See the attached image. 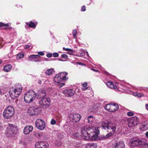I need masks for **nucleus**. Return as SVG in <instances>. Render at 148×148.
I'll use <instances>...</instances> for the list:
<instances>
[{
  "instance_id": "ddd939ff",
  "label": "nucleus",
  "mask_w": 148,
  "mask_h": 148,
  "mask_svg": "<svg viewBox=\"0 0 148 148\" xmlns=\"http://www.w3.org/2000/svg\"><path fill=\"white\" fill-rule=\"evenodd\" d=\"M139 123L138 119L136 116L131 117L129 121L128 126L131 127L137 125Z\"/></svg>"
},
{
  "instance_id": "6e6552de",
  "label": "nucleus",
  "mask_w": 148,
  "mask_h": 148,
  "mask_svg": "<svg viewBox=\"0 0 148 148\" xmlns=\"http://www.w3.org/2000/svg\"><path fill=\"white\" fill-rule=\"evenodd\" d=\"M39 103L41 107L46 108L48 107L50 104V100L49 97L42 98Z\"/></svg>"
},
{
  "instance_id": "f3484780",
  "label": "nucleus",
  "mask_w": 148,
  "mask_h": 148,
  "mask_svg": "<svg viewBox=\"0 0 148 148\" xmlns=\"http://www.w3.org/2000/svg\"><path fill=\"white\" fill-rule=\"evenodd\" d=\"M140 129L142 131L148 130V121L143 122L140 125Z\"/></svg>"
},
{
  "instance_id": "412c9836",
  "label": "nucleus",
  "mask_w": 148,
  "mask_h": 148,
  "mask_svg": "<svg viewBox=\"0 0 148 148\" xmlns=\"http://www.w3.org/2000/svg\"><path fill=\"white\" fill-rule=\"evenodd\" d=\"M62 78V81L67 80L69 79V78L66 77L68 73L66 72H62L58 74Z\"/></svg>"
},
{
  "instance_id": "e2e57ef3",
  "label": "nucleus",
  "mask_w": 148,
  "mask_h": 148,
  "mask_svg": "<svg viewBox=\"0 0 148 148\" xmlns=\"http://www.w3.org/2000/svg\"><path fill=\"white\" fill-rule=\"evenodd\" d=\"M104 73H105L106 74H107V75H109V73L108 72H107V71H104Z\"/></svg>"
},
{
  "instance_id": "c756f323",
  "label": "nucleus",
  "mask_w": 148,
  "mask_h": 148,
  "mask_svg": "<svg viewBox=\"0 0 148 148\" xmlns=\"http://www.w3.org/2000/svg\"><path fill=\"white\" fill-rule=\"evenodd\" d=\"M106 85L108 87L111 89H113V87L114 86V84H113L112 82L111 81L107 82Z\"/></svg>"
},
{
  "instance_id": "37998d69",
  "label": "nucleus",
  "mask_w": 148,
  "mask_h": 148,
  "mask_svg": "<svg viewBox=\"0 0 148 148\" xmlns=\"http://www.w3.org/2000/svg\"><path fill=\"white\" fill-rule=\"evenodd\" d=\"M59 54L57 53H54L53 54V56L54 57H57L59 56Z\"/></svg>"
},
{
  "instance_id": "dca6fc26",
  "label": "nucleus",
  "mask_w": 148,
  "mask_h": 148,
  "mask_svg": "<svg viewBox=\"0 0 148 148\" xmlns=\"http://www.w3.org/2000/svg\"><path fill=\"white\" fill-rule=\"evenodd\" d=\"M114 134L113 133L110 132L106 135H100L99 136V140H104L108 139Z\"/></svg>"
},
{
  "instance_id": "0e129e2a",
  "label": "nucleus",
  "mask_w": 148,
  "mask_h": 148,
  "mask_svg": "<svg viewBox=\"0 0 148 148\" xmlns=\"http://www.w3.org/2000/svg\"><path fill=\"white\" fill-rule=\"evenodd\" d=\"M2 125L1 123H0V130L2 129Z\"/></svg>"
},
{
  "instance_id": "774afa93",
  "label": "nucleus",
  "mask_w": 148,
  "mask_h": 148,
  "mask_svg": "<svg viewBox=\"0 0 148 148\" xmlns=\"http://www.w3.org/2000/svg\"><path fill=\"white\" fill-rule=\"evenodd\" d=\"M41 81H40L38 82L39 84H41Z\"/></svg>"
},
{
  "instance_id": "9d476101",
  "label": "nucleus",
  "mask_w": 148,
  "mask_h": 148,
  "mask_svg": "<svg viewBox=\"0 0 148 148\" xmlns=\"http://www.w3.org/2000/svg\"><path fill=\"white\" fill-rule=\"evenodd\" d=\"M70 121L73 123L79 122L81 118V115L78 114L71 113L68 116Z\"/></svg>"
},
{
  "instance_id": "338daca9",
  "label": "nucleus",
  "mask_w": 148,
  "mask_h": 148,
  "mask_svg": "<svg viewBox=\"0 0 148 148\" xmlns=\"http://www.w3.org/2000/svg\"><path fill=\"white\" fill-rule=\"evenodd\" d=\"M86 55H87V56H89V54H88V52L86 51Z\"/></svg>"
},
{
  "instance_id": "09e8293b",
  "label": "nucleus",
  "mask_w": 148,
  "mask_h": 148,
  "mask_svg": "<svg viewBox=\"0 0 148 148\" xmlns=\"http://www.w3.org/2000/svg\"><path fill=\"white\" fill-rule=\"evenodd\" d=\"M86 8L85 6L83 5L82 7L81 10L82 11H85L86 10Z\"/></svg>"
},
{
  "instance_id": "7ed1b4c3",
  "label": "nucleus",
  "mask_w": 148,
  "mask_h": 148,
  "mask_svg": "<svg viewBox=\"0 0 148 148\" xmlns=\"http://www.w3.org/2000/svg\"><path fill=\"white\" fill-rule=\"evenodd\" d=\"M37 96L36 93L32 90L28 91L25 94L24 99L25 101L27 103L32 102Z\"/></svg>"
},
{
  "instance_id": "2f4dec72",
  "label": "nucleus",
  "mask_w": 148,
  "mask_h": 148,
  "mask_svg": "<svg viewBox=\"0 0 148 148\" xmlns=\"http://www.w3.org/2000/svg\"><path fill=\"white\" fill-rule=\"evenodd\" d=\"M94 119V116H93L90 115L87 118V120L88 121V123H91L93 122Z\"/></svg>"
},
{
  "instance_id": "b1692460",
  "label": "nucleus",
  "mask_w": 148,
  "mask_h": 148,
  "mask_svg": "<svg viewBox=\"0 0 148 148\" xmlns=\"http://www.w3.org/2000/svg\"><path fill=\"white\" fill-rule=\"evenodd\" d=\"M99 108V106L98 104H95L92 106V108L90 109V110L94 113H96L98 110Z\"/></svg>"
},
{
  "instance_id": "bb28decb",
  "label": "nucleus",
  "mask_w": 148,
  "mask_h": 148,
  "mask_svg": "<svg viewBox=\"0 0 148 148\" xmlns=\"http://www.w3.org/2000/svg\"><path fill=\"white\" fill-rule=\"evenodd\" d=\"M54 69L53 68H51L47 70L45 72V74L46 75H51L54 72Z\"/></svg>"
},
{
  "instance_id": "72a5a7b5",
  "label": "nucleus",
  "mask_w": 148,
  "mask_h": 148,
  "mask_svg": "<svg viewBox=\"0 0 148 148\" xmlns=\"http://www.w3.org/2000/svg\"><path fill=\"white\" fill-rule=\"evenodd\" d=\"M34 135L37 138H40L42 136V133L41 132H37L35 133Z\"/></svg>"
},
{
  "instance_id": "c85d7f7f",
  "label": "nucleus",
  "mask_w": 148,
  "mask_h": 148,
  "mask_svg": "<svg viewBox=\"0 0 148 148\" xmlns=\"http://www.w3.org/2000/svg\"><path fill=\"white\" fill-rule=\"evenodd\" d=\"M40 57V56L38 55H32L28 57L29 59L31 60L33 59H36Z\"/></svg>"
},
{
  "instance_id": "f257e3e1",
  "label": "nucleus",
  "mask_w": 148,
  "mask_h": 148,
  "mask_svg": "<svg viewBox=\"0 0 148 148\" xmlns=\"http://www.w3.org/2000/svg\"><path fill=\"white\" fill-rule=\"evenodd\" d=\"M22 87L20 84H16L14 86L11 88L9 91L11 97L15 99L18 97L21 93Z\"/></svg>"
},
{
  "instance_id": "49530a36",
  "label": "nucleus",
  "mask_w": 148,
  "mask_h": 148,
  "mask_svg": "<svg viewBox=\"0 0 148 148\" xmlns=\"http://www.w3.org/2000/svg\"><path fill=\"white\" fill-rule=\"evenodd\" d=\"M68 53L70 55H73V50L70 49V50L68 51Z\"/></svg>"
},
{
  "instance_id": "4468645a",
  "label": "nucleus",
  "mask_w": 148,
  "mask_h": 148,
  "mask_svg": "<svg viewBox=\"0 0 148 148\" xmlns=\"http://www.w3.org/2000/svg\"><path fill=\"white\" fill-rule=\"evenodd\" d=\"M35 148H49V145L44 142H38L35 143Z\"/></svg>"
},
{
  "instance_id": "6e6d98bb",
  "label": "nucleus",
  "mask_w": 148,
  "mask_h": 148,
  "mask_svg": "<svg viewBox=\"0 0 148 148\" xmlns=\"http://www.w3.org/2000/svg\"><path fill=\"white\" fill-rule=\"evenodd\" d=\"M63 50L66 51H69V50H70V49H69L68 48H65V47H64L63 48Z\"/></svg>"
},
{
  "instance_id": "4d7b16f0",
  "label": "nucleus",
  "mask_w": 148,
  "mask_h": 148,
  "mask_svg": "<svg viewBox=\"0 0 148 148\" xmlns=\"http://www.w3.org/2000/svg\"><path fill=\"white\" fill-rule=\"evenodd\" d=\"M30 47V46L27 45H26L25 46V48L26 49H28V48H29Z\"/></svg>"
},
{
  "instance_id": "7c9ffc66",
  "label": "nucleus",
  "mask_w": 148,
  "mask_h": 148,
  "mask_svg": "<svg viewBox=\"0 0 148 148\" xmlns=\"http://www.w3.org/2000/svg\"><path fill=\"white\" fill-rule=\"evenodd\" d=\"M80 136L79 134L78 133H76L72 135V137L75 139H77Z\"/></svg>"
},
{
  "instance_id": "c9c22d12",
  "label": "nucleus",
  "mask_w": 148,
  "mask_h": 148,
  "mask_svg": "<svg viewBox=\"0 0 148 148\" xmlns=\"http://www.w3.org/2000/svg\"><path fill=\"white\" fill-rule=\"evenodd\" d=\"M24 55L23 54H19L17 55L16 58L18 59H21L23 58Z\"/></svg>"
},
{
  "instance_id": "a18cd8bd",
  "label": "nucleus",
  "mask_w": 148,
  "mask_h": 148,
  "mask_svg": "<svg viewBox=\"0 0 148 148\" xmlns=\"http://www.w3.org/2000/svg\"><path fill=\"white\" fill-rule=\"evenodd\" d=\"M56 119H57L59 122H60L61 121V117L60 116H59L56 117Z\"/></svg>"
},
{
  "instance_id": "39448f33",
  "label": "nucleus",
  "mask_w": 148,
  "mask_h": 148,
  "mask_svg": "<svg viewBox=\"0 0 148 148\" xmlns=\"http://www.w3.org/2000/svg\"><path fill=\"white\" fill-rule=\"evenodd\" d=\"M102 127L105 130H112L111 132L114 134L117 128V125L115 123H103L102 124Z\"/></svg>"
},
{
  "instance_id": "603ef678",
  "label": "nucleus",
  "mask_w": 148,
  "mask_h": 148,
  "mask_svg": "<svg viewBox=\"0 0 148 148\" xmlns=\"http://www.w3.org/2000/svg\"><path fill=\"white\" fill-rule=\"evenodd\" d=\"M82 86L84 88L86 87L87 86V83L86 82L82 84Z\"/></svg>"
},
{
  "instance_id": "58836bf2",
  "label": "nucleus",
  "mask_w": 148,
  "mask_h": 148,
  "mask_svg": "<svg viewBox=\"0 0 148 148\" xmlns=\"http://www.w3.org/2000/svg\"><path fill=\"white\" fill-rule=\"evenodd\" d=\"M56 121L55 120L52 119L51 121V124L52 125H54L56 124Z\"/></svg>"
},
{
  "instance_id": "a211bd4d",
  "label": "nucleus",
  "mask_w": 148,
  "mask_h": 148,
  "mask_svg": "<svg viewBox=\"0 0 148 148\" xmlns=\"http://www.w3.org/2000/svg\"><path fill=\"white\" fill-rule=\"evenodd\" d=\"M125 146L124 143L123 141L117 142L114 144V148H124Z\"/></svg>"
},
{
  "instance_id": "f8f14e48",
  "label": "nucleus",
  "mask_w": 148,
  "mask_h": 148,
  "mask_svg": "<svg viewBox=\"0 0 148 148\" xmlns=\"http://www.w3.org/2000/svg\"><path fill=\"white\" fill-rule=\"evenodd\" d=\"M40 108L38 107H31L28 109V113L29 115H34L39 114Z\"/></svg>"
},
{
  "instance_id": "6ab92c4d",
  "label": "nucleus",
  "mask_w": 148,
  "mask_h": 148,
  "mask_svg": "<svg viewBox=\"0 0 148 148\" xmlns=\"http://www.w3.org/2000/svg\"><path fill=\"white\" fill-rule=\"evenodd\" d=\"M47 94L45 90H42L41 91H38L37 96V98L40 99L42 98L46 95Z\"/></svg>"
},
{
  "instance_id": "de8ad7c7",
  "label": "nucleus",
  "mask_w": 148,
  "mask_h": 148,
  "mask_svg": "<svg viewBox=\"0 0 148 148\" xmlns=\"http://www.w3.org/2000/svg\"><path fill=\"white\" fill-rule=\"evenodd\" d=\"M45 54V53L42 51H39L38 53V54L40 56H43Z\"/></svg>"
},
{
  "instance_id": "5fc2aeb1",
  "label": "nucleus",
  "mask_w": 148,
  "mask_h": 148,
  "mask_svg": "<svg viewBox=\"0 0 148 148\" xmlns=\"http://www.w3.org/2000/svg\"><path fill=\"white\" fill-rule=\"evenodd\" d=\"M58 84H59V86H60V87H62V86H64L65 85L64 83H61L60 82L59 83H58Z\"/></svg>"
},
{
  "instance_id": "c03bdc74",
  "label": "nucleus",
  "mask_w": 148,
  "mask_h": 148,
  "mask_svg": "<svg viewBox=\"0 0 148 148\" xmlns=\"http://www.w3.org/2000/svg\"><path fill=\"white\" fill-rule=\"evenodd\" d=\"M127 115L129 116H131L134 115V113L131 112H130L127 113Z\"/></svg>"
},
{
  "instance_id": "4c0bfd02",
  "label": "nucleus",
  "mask_w": 148,
  "mask_h": 148,
  "mask_svg": "<svg viewBox=\"0 0 148 148\" xmlns=\"http://www.w3.org/2000/svg\"><path fill=\"white\" fill-rule=\"evenodd\" d=\"M3 41L2 38H0V48H1L3 46Z\"/></svg>"
},
{
  "instance_id": "69168bd1",
  "label": "nucleus",
  "mask_w": 148,
  "mask_h": 148,
  "mask_svg": "<svg viewBox=\"0 0 148 148\" xmlns=\"http://www.w3.org/2000/svg\"><path fill=\"white\" fill-rule=\"evenodd\" d=\"M92 70L95 72H98V71L97 70H96L95 69H92Z\"/></svg>"
},
{
  "instance_id": "0eeeda50",
  "label": "nucleus",
  "mask_w": 148,
  "mask_h": 148,
  "mask_svg": "<svg viewBox=\"0 0 148 148\" xmlns=\"http://www.w3.org/2000/svg\"><path fill=\"white\" fill-rule=\"evenodd\" d=\"M143 139H139L136 138H133L130 140L129 144L132 147H136L144 144Z\"/></svg>"
},
{
  "instance_id": "f704fd0d",
  "label": "nucleus",
  "mask_w": 148,
  "mask_h": 148,
  "mask_svg": "<svg viewBox=\"0 0 148 148\" xmlns=\"http://www.w3.org/2000/svg\"><path fill=\"white\" fill-rule=\"evenodd\" d=\"M77 33L76 30V29L73 30V35L75 38H77Z\"/></svg>"
},
{
  "instance_id": "1a4fd4ad",
  "label": "nucleus",
  "mask_w": 148,
  "mask_h": 148,
  "mask_svg": "<svg viewBox=\"0 0 148 148\" xmlns=\"http://www.w3.org/2000/svg\"><path fill=\"white\" fill-rule=\"evenodd\" d=\"M94 134L91 136L90 134L88 136L86 137V140H90L92 141H95L99 140V131L97 129H96L93 132Z\"/></svg>"
},
{
  "instance_id": "423d86ee",
  "label": "nucleus",
  "mask_w": 148,
  "mask_h": 148,
  "mask_svg": "<svg viewBox=\"0 0 148 148\" xmlns=\"http://www.w3.org/2000/svg\"><path fill=\"white\" fill-rule=\"evenodd\" d=\"M92 128L88 126L82 127L81 128V136L83 139L86 140V137L92 132Z\"/></svg>"
},
{
  "instance_id": "aec40b11",
  "label": "nucleus",
  "mask_w": 148,
  "mask_h": 148,
  "mask_svg": "<svg viewBox=\"0 0 148 148\" xmlns=\"http://www.w3.org/2000/svg\"><path fill=\"white\" fill-rule=\"evenodd\" d=\"M33 129V127L31 125H29L25 127L24 129V133L25 134H28L32 132Z\"/></svg>"
},
{
  "instance_id": "9b49d317",
  "label": "nucleus",
  "mask_w": 148,
  "mask_h": 148,
  "mask_svg": "<svg viewBox=\"0 0 148 148\" xmlns=\"http://www.w3.org/2000/svg\"><path fill=\"white\" fill-rule=\"evenodd\" d=\"M35 125L37 128L40 130H43L46 127L44 121L40 119H38L36 121Z\"/></svg>"
},
{
  "instance_id": "a19ab883",
  "label": "nucleus",
  "mask_w": 148,
  "mask_h": 148,
  "mask_svg": "<svg viewBox=\"0 0 148 148\" xmlns=\"http://www.w3.org/2000/svg\"><path fill=\"white\" fill-rule=\"evenodd\" d=\"M133 95L135 96H138L139 97L142 96L141 94L139 93H133Z\"/></svg>"
},
{
  "instance_id": "20e7f679",
  "label": "nucleus",
  "mask_w": 148,
  "mask_h": 148,
  "mask_svg": "<svg viewBox=\"0 0 148 148\" xmlns=\"http://www.w3.org/2000/svg\"><path fill=\"white\" fill-rule=\"evenodd\" d=\"M14 113V108L11 106H8L4 110L3 116L5 119H8L11 118Z\"/></svg>"
},
{
  "instance_id": "8fccbe9b",
  "label": "nucleus",
  "mask_w": 148,
  "mask_h": 148,
  "mask_svg": "<svg viewBox=\"0 0 148 148\" xmlns=\"http://www.w3.org/2000/svg\"><path fill=\"white\" fill-rule=\"evenodd\" d=\"M52 56V54L50 53H48L47 55V57L49 58H51Z\"/></svg>"
},
{
  "instance_id": "79ce46f5",
  "label": "nucleus",
  "mask_w": 148,
  "mask_h": 148,
  "mask_svg": "<svg viewBox=\"0 0 148 148\" xmlns=\"http://www.w3.org/2000/svg\"><path fill=\"white\" fill-rule=\"evenodd\" d=\"M141 145H143V148H148V143H146L144 142V144H142Z\"/></svg>"
},
{
  "instance_id": "680f3d73",
  "label": "nucleus",
  "mask_w": 148,
  "mask_h": 148,
  "mask_svg": "<svg viewBox=\"0 0 148 148\" xmlns=\"http://www.w3.org/2000/svg\"><path fill=\"white\" fill-rule=\"evenodd\" d=\"M34 61L35 62H39L41 61V60H34Z\"/></svg>"
},
{
  "instance_id": "473e14b6",
  "label": "nucleus",
  "mask_w": 148,
  "mask_h": 148,
  "mask_svg": "<svg viewBox=\"0 0 148 148\" xmlns=\"http://www.w3.org/2000/svg\"><path fill=\"white\" fill-rule=\"evenodd\" d=\"M111 104H108L106 105L104 107L105 109L107 110L108 111L110 112L111 107Z\"/></svg>"
},
{
  "instance_id": "cd10ccee",
  "label": "nucleus",
  "mask_w": 148,
  "mask_h": 148,
  "mask_svg": "<svg viewBox=\"0 0 148 148\" xmlns=\"http://www.w3.org/2000/svg\"><path fill=\"white\" fill-rule=\"evenodd\" d=\"M26 24L28 25L30 27L33 28L34 29L36 26V24H35L32 21L29 22H26Z\"/></svg>"
},
{
  "instance_id": "f03ea898",
  "label": "nucleus",
  "mask_w": 148,
  "mask_h": 148,
  "mask_svg": "<svg viewBox=\"0 0 148 148\" xmlns=\"http://www.w3.org/2000/svg\"><path fill=\"white\" fill-rule=\"evenodd\" d=\"M17 130V126L9 123L6 130L5 135L8 137H12L16 133Z\"/></svg>"
},
{
  "instance_id": "393cba45",
  "label": "nucleus",
  "mask_w": 148,
  "mask_h": 148,
  "mask_svg": "<svg viewBox=\"0 0 148 148\" xmlns=\"http://www.w3.org/2000/svg\"><path fill=\"white\" fill-rule=\"evenodd\" d=\"M97 147V144L96 143H88L86 145V148H96Z\"/></svg>"
},
{
  "instance_id": "4be33fe9",
  "label": "nucleus",
  "mask_w": 148,
  "mask_h": 148,
  "mask_svg": "<svg viewBox=\"0 0 148 148\" xmlns=\"http://www.w3.org/2000/svg\"><path fill=\"white\" fill-rule=\"evenodd\" d=\"M119 109V106L116 103L111 104L110 112L116 111Z\"/></svg>"
},
{
  "instance_id": "3c124183",
  "label": "nucleus",
  "mask_w": 148,
  "mask_h": 148,
  "mask_svg": "<svg viewBox=\"0 0 148 148\" xmlns=\"http://www.w3.org/2000/svg\"><path fill=\"white\" fill-rule=\"evenodd\" d=\"M85 53L84 51H82L81 53H80V56H83L85 55Z\"/></svg>"
},
{
  "instance_id": "2eb2a0df",
  "label": "nucleus",
  "mask_w": 148,
  "mask_h": 148,
  "mask_svg": "<svg viewBox=\"0 0 148 148\" xmlns=\"http://www.w3.org/2000/svg\"><path fill=\"white\" fill-rule=\"evenodd\" d=\"M75 93L74 90L71 89H66L63 91V93L67 97L73 96Z\"/></svg>"
},
{
  "instance_id": "13d9d810",
  "label": "nucleus",
  "mask_w": 148,
  "mask_h": 148,
  "mask_svg": "<svg viewBox=\"0 0 148 148\" xmlns=\"http://www.w3.org/2000/svg\"><path fill=\"white\" fill-rule=\"evenodd\" d=\"M145 136L146 137L148 138V132H147L145 134Z\"/></svg>"
},
{
  "instance_id": "e433bc0d",
  "label": "nucleus",
  "mask_w": 148,
  "mask_h": 148,
  "mask_svg": "<svg viewBox=\"0 0 148 148\" xmlns=\"http://www.w3.org/2000/svg\"><path fill=\"white\" fill-rule=\"evenodd\" d=\"M55 144L56 146H59L61 145V142L60 141L56 140L55 141Z\"/></svg>"
},
{
  "instance_id": "864d4df0",
  "label": "nucleus",
  "mask_w": 148,
  "mask_h": 148,
  "mask_svg": "<svg viewBox=\"0 0 148 148\" xmlns=\"http://www.w3.org/2000/svg\"><path fill=\"white\" fill-rule=\"evenodd\" d=\"M113 89H114L116 91H118V89L117 87L116 86H114V87H113Z\"/></svg>"
},
{
  "instance_id": "052dcab7",
  "label": "nucleus",
  "mask_w": 148,
  "mask_h": 148,
  "mask_svg": "<svg viewBox=\"0 0 148 148\" xmlns=\"http://www.w3.org/2000/svg\"><path fill=\"white\" fill-rule=\"evenodd\" d=\"M77 63L79 65H83L84 64V63L80 62H78Z\"/></svg>"
},
{
  "instance_id": "a878e982",
  "label": "nucleus",
  "mask_w": 148,
  "mask_h": 148,
  "mask_svg": "<svg viewBox=\"0 0 148 148\" xmlns=\"http://www.w3.org/2000/svg\"><path fill=\"white\" fill-rule=\"evenodd\" d=\"M12 68V66L10 64H7L4 67V70L6 72H8L10 71Z\"/></svg>"
},
{
  "instance_id": "5701e85b",
  "label": "nucleus",
  "mask_w": 148,
  "mask_h": 148,
  "mask_svg": "<svg viewBox=\"0 0 148 148\" xmlns=\"http://www.w3.org/2000/svg\"><path fill=\"white\" fill-rule=\"evenodd\" d=\"M62 80V78L61 77L59 74L56 75L54 78V81L58 83H59Z\"/></svg>"
},
{
  "instance_id": "ea45409f",
  "label": "nucleus",
  "mask_w": 148,
  "mask_h": 148,
  "mask_svg": "<svg viewBox=\"0 0 148 148\" xmlns=\"http://www.w3.org/2000/svg\"><path fill=\"white\" fill-rule=\"evenodd\" d=\"M61 57L64 59H66L67 58L68 56L67 55L65 54H63L61 55Z\"/></svg>"
},
{
  "instance_id": "bf43d9fd",
  "label": "nucleus",
  "mask_w": 148,
  "mask_h": 148,
  "mask_svg": "<svg viewBox=\"0 0 148 148\" xmlns=\"http://www.w3.org/2000/svg\"><path fill=\"white\" fill-rule=\"evenodd\" d=\"M145 106L146 109L148 110V104H146Z\"/></svg>"
}]
</instances>
